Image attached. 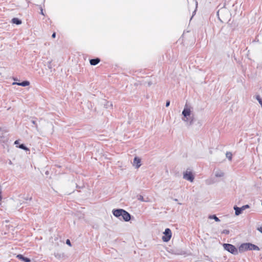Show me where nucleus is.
Returning <instances> with one entry per match:
<instances>
[{"label":"nucleus","instance_id":"c85d7f7f","mask_svg":"<svg viewBox=\"0 0 262 262\" xmlns=\"http://www.w3.org/2000/svg\"><path fill=\"white\" fill-rule=\"evenodd\" d=\"M51 61L49 62V64H48V68H49V69H50L52 68V67H51Z\"/></svg>","mask_w":262,"mask_h":262},{"label":"nucleus","instance_id":"aec40b11","mask_svg":"<svg viewBox=\"0 0 262 262\" xmlns=\"http://www.w3.org/2000/svg\"><path fill=\"white\" fill-rule=\"evenodd\" d=\"M194 119L193 118H190V120H188V121L187 122L188 125H191L193 123Z\"/></svg>","mask_w":262,"mask_h":262},{"label":"nucleus","instance_id":"bb28decb","mask_svg":"<svg viewBox=\"0 0 262 262\" xmlns=\"http://www.w3.org/2000/svg\"><path fill=\"white\" fill-rule=\"evenodd\" d=\"M256 100L259 102L260 100H261V98H260V97L259 96V95H257L256 96Z\"/></svg>","mask_w":262,"mask_h":262},{"label":"nucleus","instance_id":"f704fd0d","mask_svg":"<svg viewBox=\"0 0 262 262\" xmlns=\"http://www.w3.org/2000/svg\"><path fill=\"white\" fill-rule=\"evenodd\" d=\"M173 200H174V201H178V199H173Z\"/></svg>","mask_w":262,"mask_h":262},{"label":"nucleus","instance_id":"4c0bfd02","mask_svg":"<svg viewBox=\"0 0 262 262\" xmlns=\"http://www.w3.org/2000/svg\"><path fill=\"white\" fill-rule=\"evenodd\" d=\"M29 199L31 200L32 199V198H30Z\"/></svg>","mask_w":262,"mask_h":262},{"label":"nucleus","instance_id":"6ab92c4d","mask_svg":"<svg viewBox=\"0 0 262 262\" xmlns=\"http://www.w3.org/2000/svg\"><path fill=\"white\" fill-rule=\"evenodd\" d=\"M210 219H214L216 222H220V220L215 215H210L209 216Z\"/></svg>","mask_w":262,"mask_h":262},{"label":"nucleus","instance_id":"c9c22d12","mask_svg":"<svg viewBox=\"0 0 262 262\" xmlns=\"http://www.w3.org/2000/svg\"><path fill=\"white\" fill-rule=\"evenodd\" d=\"M207 184H210L211 183H210L207 182Z\"/></svg>","mask_w":262,"mask_h":262},{"label":"nucleus","instance_id":"5701e85b","mask_svg":"<svg viewBox=\"0 0 262 262\" xmlns=\"http://www.w3.org/2000/svg\"><path fill=\"white\" fill-rule=\"evenodd\" d=\"M138 199L139 200L141 201H142V202H144L145 201L144 199L143 198V196L142 195H141L138 196Z\"/></svg>","mask_w":262,"mask_h":262},{"label":"nucleus","instance_id":"e433bc0d","mask_svg":"<svg viewBox=\"0 0 262 262\" xmlns=\"http://www.w3.org/2000/svg\"><path fill=\"white\" fill-rule=\"evenodd\" d=\"M195 2H196V5H198V3L197 2L195 1Z\"/></svg>","mask_w":262,"mask_h":262},{"label":"nucleus","instance_id":"f257e3e1","mask_svg":"<svg viewBox=\"0 0 262 262\" xmlns=\"http://www.w3.org/2000/svg\"><path fill=\"white\" fill-rule=\"evenodd\" d=\"M112 212L115 216L125 222H128L131 219V215L123 209H113Z\"/></svg>","mask_w":262,"mask_h":262},{"label":"nucleus","instance_id":"ddd939ff","mask_svg":"<svg viewBox=\"0 0 262 262\" xmlns=\"http://www.w3.org/2000/svg\"><path fill=\"white\" fill-rule=\"evenodd\" d=\"M12 22L16 25H20L21 24V20L18 18H13L12 19Z\"/></svg>","mask_w":262,"mask_h":262},{"label":"nucleus","instance_id":"7ed1b4c3","mask_svg":"<svg viewBox=\"0 0 262 262\" xmlns=\"http://www.w3.org/2000/svg\"><path fill=\"white\" fill-rule=\"evenodd\" d=\"M224 249L233 255H237L238 253L237 249L233 245L230 244H224Z\"/></svg>","mask_w":262,"mask_h":262},{"label":"nucleus","instance_id":"2eb2a0df","mask_svg":"<svg viewBox=\"0 0 262 262\" xmlns=\"http://www.w3.org/2000/svg\"><path fill=\"white\" fill-rule=\"evenodd\" d=\"M250 250H257V251H258L259 250V248L258 246H257L256 245H255L254 244H252L251 243H250Z\"/></svg>","mask_w":262,"mask_h":262},{"label":"nucleus","instance_id":"0eeeda50","mask_svg":"<svg viewBox=\"0 0 262 262\" xmlns=\"http://www.w3.org/2000/svg\"><path fill=\"white\" fill-rule=\"evenodd\" d=\"M183 178L191 182H192L194 180V177L192 172L188 171L186 170L183 173Z\"/></svg>","mask_w":262,"mask_h":262},{"label":"nucleus","instance_id":"473e14b6","mask_svg":"<svg viewBox=\"0 0 262 262\" xmlns=\"http://www.w3.org/2000/svg\"><path fill=\"white\" fill-rule=\"evenodd\" d=\"M152 84V83L151 81H148V86H150Z\"/></svg>","mask_w":262,"mask_h":262},{"label":"nucleus","instance_id":"9d476101","mask_svg":"<svg viewBox=\"0 0 262 262\" xmlns=\"http://www.w3.org/2000/svg\"><path fill=\"white\" fill-rule=\"evenodd\" d=\"M13 84H17L18 85L22 86H26L30 84V82L27 80L23 81L21 82H13Z\"/></svg>","mask_w":262,"mask_h":262},{"label":"nucleus","instance_id":"2f4dec72","mask_svg":"<svg viewBox=\"0 0 262 262\" xmlns=\"http://www.w3.org/2000/svg\"><path fill=\"white\" fill-rule=\"evenodd\" d=\"M19 144V141L18 140H16L15 142H14V144L17 145V144Z\"/></svg>","mask_w":262,"mask_h":262},{"label":"nucleus","instance_id":"f8f14e48","mask_svg":"<svg viewBox=\"0 0 262 262\" xmlns=\"http://www.w3.org/2000/svg\"><path fill=\"white\" fill-rule=\"evenodd\" d=\"M100 61V59L99 58H95L94 59H90V64L92 66H96L99 63Z\"/></svg>","mask_w":262,"mask_h":262},{"label":"nucleus","instance_id":"cd10ccee","mask_svg":"<svg viewBox=\"0 0 262 262\" xmlns=\"http://www.w3.org/2000/svg\"><path fill=\"white\" fill-rule=\"evenodd\" d=\"M170 105V101L169 100H167L166 102V107H168Z\"/></svg>","mask_w":262,"mask_h":262},{"label":"nucleus","instance_id":"a211bd4d","mask_svg":"<svg viewBox=\"0 0 262 262\" xmlns=\"http://www.w3.org/2000/svg\"><path fill=\"white\" fill-rule=\"evenodd\" d=\"M226 156L227 158L229 160L231 161L232 160V154L231 152H227L226 154Z\"/></svg>","mask_w":262,"mask_h":262},{"label":"nucleus","instance_id":"72a5a7b5","mask_svg":"<svg viewBox=\"0 0 262 262\" xmlns=\"http://www.w3.org/2000/svg\"><path fill=\"white\" fill-rule=\"evenodd\" d=\"M41 14H42V15H44V14L43 13L42 9L41 10Z\"/></svg>","mask_w":262,"mask_h":262},{"label":"nucleus","instance_id":"dca6fc26","mask_svg":"<svg viewBox=\"0 0 262 262\" xmlns=\"http://www.w3.org/2000/svg\"><path fill=\"white\" fill-rule=\"evenodd\" d=\"M104 105L106 108H112L113 107V103L111 102H106L105 104H104Z\"/></svg>","mask_w":262,"mask_h":262},{"label":"nucleus","instance_id":"393cba45","mask_svg":"<svg viewBox=\"0 0 262 262\" xmlns=\"http://www.w3.org/2000/svg\"><path fill=\"white\" fill-rule=\"evenodd\" d=\"M2 188L1 186L0 185V201L2 200Z\"/></svg>","mask_w":262,"mask_h":262},{"label":"nucleus","instance_id":"412c9836","mask_svg":"<svg viewBox=\"0 0 262 262\" xmlns=\"http://www.w3.org/2000/svg\"><path fill=\"white\" fill-rule=\"evenodd\" d=\"M31 123L35 125V127L36 129L38 131V125L36 123V122L35 120H31Z\"/></svg>","mask_w":262,"mask_h":262},{"label":"nucleus","instance_id":"20e7f679","mask_svg":"<svg viewBox=\"0 0 262 262\" xmlns=\"http://www.w3.org/2000/svg\"><path fill=\"white\" fill-rule=\"evenodd\" d=\"M182 114L184 116L182 118V120L184 122H188V117H190L191 115V110L190 108L188 107L187 103H186Z\"/></svg>","mask_w":262,"mask_h":262},{"label":"nucleus","instance_id":"1a4fd4ad","mask_svg":"<svg viewBox=\"0 0 262 262\" xmlns=\"http://www.w3.org/2000/svg\"><path fill=\"white\" fill-rule=\"evenodd\" d=\"M133 165L136 167V168H139L141 164V159L138 157H135L133 161Z\"/></svg>","mask_w":262,"mask_h":262},{"label":"nucleus","instance_id":"b1692460","mask_svg":"<svg viewBox=\"0 0 262 262\" xmlns=\"http://www.w3.org/2000/svg\"><path fill=\"white\" fill-rule=\"evenodd\" d=\"M0 138L1 139H4L5 137L3 135V131L0 130Z\"/></svg>","mask_w":262,"mask_h":262},{"label":"nucleus","instance_id":"c756f323","mask_svg":"<svg viewBox=\"0 0 262 262\" xmlns=\"http://www.w3.org/2000/svg\"><path fill=\"white\" fill-rule=\"evenodd\" d=\"M257 230L260 232L261 233H262V227H259L257 228Z\"/></svg>","mask_w":262,"mask_h":262},{"label":"nucleus","instance_id":"7c9ffc66","mask_svg":"<svg viewBox=\"0 0 262 262\" xmlns=\"http://www.w3.org/2000/svg\"><path fill=\"white\" fill-rule=\"evenodd\" d=\"M56 37V33L55 32H54L52 35V38H55Z\"/></svg>","mask_w":262,"mask_h":262},{"label":"nucleus","instance_id":"f3484780","mask_svg":"<svg viewBox=\"0 0 262 262\" xmlns=\"http://www.w3.org/2000/svg\"><path fill=\"white\" fill-rule=\"evenodd\" d=\"M18 147L20 149H24L26 151H28V150H29V148L28 147H27L25 144H21L20 145H19Z\"/></svg>","mask_w":262,"mask_h":262},{"label":"nucleus","instance_id":"a878e982","mask_svg":"<svg viewBox=\"0 0 262 262\" xmlns=\"http://www.w3.org/2000/svg\"><path fill=\"white\" fill-rule=\"evenodd\" d=\"M66 244L67 245H69L70 246H71V242H70V239H67Z\"/></svg>","mask_w":262,"mask_h":262},{"label":"nucleus","instance_id":"423d86ee","mask_svg":"<svg viewBox=\"0 0 262 262\" xmlns=\"http://www.w3.org/2000/svg\"><path fill=\"white\" fill-rule=\"evenodd\" d=\"M164 235L162 237V240L165 242H168L171 237V231L170 229L166 228L164 232Z\"/></svg>","mask_w":262,"mask_h":262},{"label":"nucleus","instance_id":"39448f33","mask_svg":"<svg viewBox=\"0 0 262 262\" xmlns=\"http://www.w3.org/2000/svg\"><path fill=\"white\" fill-rule=\"evenodd\" d=\"M249 208H250L249 205H245L243 206L242 207H238L237 206H234L233 209L235 210V214L237 216L240 215L244 210Z\"/></svg>","mask_w":262,"mask_h":262},{"label":"nucleus","instance_id":"9b49d317","mask_svg":"<svg viewBox=\"0 0 262 262\" xmlns=\"http://www.w3.org/2000/svg\"><path fill=\"white\" fill-rule=\"evenodd\" d=\"M16 257L18 258L19 259L25 262H30L31 261V260L30 258H29L28 257H24L21 254H18L16 256Z\"/></svg>","mask_w":262,"mask_h":262},{"label":"nucleus","instance_id":"4be33fe9","mask_svg":"<svg viewBox=\"0 0 262 262\" xmlns=\"http://www.w3.org/2000/svg\"><path fill=\"white\" fill-rule=\"evenodd\" d=\"M229 233H230V231L229 230L225 229L222 231V234H229Z\"/></svg>","mask_w":262,"mask_h":262},{"label":"nucleus","instance_id":"4468645a","mask_svg":"<svg viewBox=\"0 0 262 262\" xmlns=\"http://www.w3.org/2000/svg\"><path fill=\"white\" fill-rule=\"evenodd\" d=\"M215 176L216 177H222L224 176V173L220 170H217L215 173Z\"/></svg>","mask_w":262,"mask_h":262},{"label":"nucleus","instance_id":"f03ea898","mask_svg":"<svg viewBox=\"0 0 262 262\" xmlns=\"http://www.w3.org/2000/svg\"><path fill=\"white\" fill-rule=\"evenodd\" d=\"M217 15L221 21L227 20L230 16V12L225 8H222L217 12Z\"/></svg>","mask_w":262,"mask_h":262},{"label":"nucleus","instance_id":"6e6552de","mask_svg":"<svg viewBox=\"0 0 262 262\" xmlns=\"http://www.w3.org/2000/svg\"><path fill=\"white\" fill-rule=\"evenodd\" d=\"M250 243H244L241 245L238 248V250L240 252H243L245 251L250 250Z\"/></svg>","mask_w":262,"mask_h":262}]
</instances>
